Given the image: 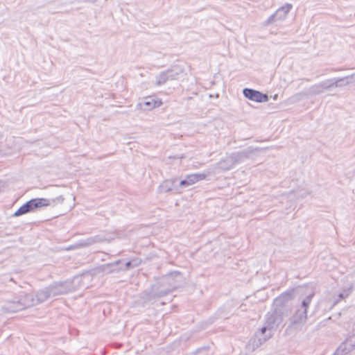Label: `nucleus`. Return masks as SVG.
Instances as JSON below:
<instances>
[{
  "label": "nucleus",
  "mask_w": 355,
  "mask_h": 355,
  "mask_svg": "<svg viewBox=\"0 0 355 355\" xmlns=\"http://www.w3.org/2000/svg\"><path fill=\"white\" fill-rule=\"evenodd\" d=\"M75 291L73 281L66 279L64 281L55 282L37 291L35 294L21 292L18 295L8 300L2 306L5 313H15L26 308L43 303L48 299L59 295H66Z\"/></svg>",
  "instance_id": "obj_1"
},
{
  "label": "nucleus",
  "mask_w": 355,
  "mask_h": 355,
  "mask_svg": "<svg viewBox=\"0 0 355 355\" xmlns=\"http://www.w3.org/2000/svg\"><path fill=\"white\" fill-rule=\"evenodd\" d=\"M180 275V272L175 271L157 280L149 288L139 293L138 303L144 306L147 304H153L159 298L168 295L178 287L173 277Z\"/></svg>",
  "instance_id": "obj_2"
},
{
  "label": "nucleus",
  "mask_w": 355,
  "mask_h": 355,
  "mask_svg": "<svg viewBox=\"0 0 355 355\" xmlns=\"http://www.w3.org/2000/svg\"><path fill=\"white\" fill-rule=\"evenodd\" d=\"M314 296L312 293L304 297L300 305L297 307L294 315L291 318V322L288 328L294 330H301L307 319V309Z\"/></svg>",
  "instance_id": "obj_3"
},
{
  "label": "nucleus",
  "mask_w": 355,
  "mask_h": 355,
  "mask_svg": "<svg viewBox=\"0 0 355 355\" xmlns=\"http://www.w3.org/2000/svg\"><path fill=\"white\" fill-rule=\"evenodd\" d=\"M272 336V330H271L266 324L255 333L254 336L250 340V343L253 348L260 347L263 343L271 338Z\"/></svg>",
  "instance_id": "obj_4"
},
{
  "label": "nucleus",
  "mask_w": 355,
  "mask_h": 355,
  "mask_svg": "<svg viewBox=\"0 0 355 355\" xmlns=\"http://www.w3.org/2000/svg\"><path fill=\"white\" fill-rule=\"evenodd\" d=\"M334 79H327L318 84H315L309 87V92L312 96L319 95L326 91H329L332 88L340 86L338 82H333Z\"/></svg>",
  "instance_id": "obj_5"
},
{
  "label": "nucleus",
  "mask_w": 355,
  "mask_h": 355,
  "mask_svg": "<svg viewBox=\"0 0 355 355\" xmlns=\"http://www.w3.org/2000/svg\"><path fill=\"white\" fill-rule=\"evenodd\" d=\"M64 200V198L60 195L55 198L47 199L44 198H32L30 200L33 206V211L46 206L55 205L57 204H62Z\"/></svg>",
  "instance_id": "obj_6"
},
{
  "label": "nucleus",
  "mask_w": 355,
  "mask_h": 355,
  "mask_svg": "<svg viewBox=\"0 0 355 355\" xmlns=\"http://www.w3.org/2000/svg\"><path fill=\"white\" fill-rule=\"evenodd\" d=\"M162 104L160 99L154 96H149L144 98L137 104V108L143 111H150L154 108L159 107Z\"/></svg>",
  "instance_id": "obj_7"
},
{
  "label": "nucleus",
  "mask_w": 355,
  "mask_h": 355,
  "mask_svg": "<svg viewBox=\"0 0 355 355\" xmlns=\"http://www.w3.org/2000/svg\"><path fill=\"white\" fill-rule=\"evenodd\" d=\"M243 94L246 98L257 103H264L268 101V94L251 88H244Z\"/></svg>",
  "instance_id": "obj_8"
},
{
  "label": "nucleus",
  "mask_w": 355,
  "mask_h": 355,
  "mask_svg": "<svg viewBox=\"0 0 355 355\" xmlns=\"http://www.w3.org/2000/svg\"><path fill=\"white\" fill-rule=\"evenodd\" d=\"M257 149L252 146H249L242 150L234 152L231 153V156L234 161L235 164H239L245 162L246 159L250 158V157L254 153Z\"/></svg>",
  "instance_id": "obj_9"
},
{
  "label": "nucleus",
  "mask_w": 355,
  "mask_h": 355,
  "mask_svg": "<svg viewBox=\"0 0 355 355\" xmlns=\"http://www.w3.org/2000/svg\"><path fill=\"white\" fill-rule=\"evenodd\" d=\"M282 320L281 313L275 310L272 313L266 314L265 324L271 330H274L282 322Z\"/></svg>",
  "instance_id": "obj_10"
},
{
  "label": "nucleus",
  "mask_w": 355,
  "mask_h": 355,
  "mask_svg": "<svg viewBox=\"0 0 355 355\" xmlns=\"http://www.w3.org/2000/svg\"><path fill=\"white\" fill-rule=\"evenodd\" d=\"M120 260H117L112 263L104 264L101 266L102 270L105 272L111 273L118 272L120 270L129 269L132 267V261H128L125 263V266L123 268H117V266L120 263Z\"/></svg>",
  "instance_id": "obj_11"
},
{
  "label": "nucleus",
  "mask_w": 355,
  "mask_h": 355,
  "mask_svg": "<svg viewBox=\"0 0 355 355\" xmlns=\"http://www.w3.org/2000/svg\"><path fill=\"white\" fill-rule=\"evenodd\" d=\"M176 179L166 180L159 187V192L166 193L175 190H179V184H175Z\"/></svg>",
  "instance_id": "obj_12"
},
{
  "label": "nucleus",
  "mask_w": 355,
  "mask_h": 355,
  "mask_svg": "<svg viewBox=\"0 0 355 355\" xmlns=\"http://www.w3.org/2000/svg\"><path fill=\"white\" fill-rule=\"evenodd\" d=\"M353 351V345L350 344V340L346 338L341 344L337 347L333 355H347Z\"/></svg>",
  "instance_id": "obj_13"
},
{
  "label": "nucleus",
  "mask_w": 355,
  "mask_h": 355,
  "mask_svg": "<svg viewBox=\"0 0 355 355\" xmlns=\"http://www.w3.org/2000/svg\"><path fill=\"white\" fill-rule=\"evenodd\" d=\"M236 165L234 161L233 160L231 155L227 156L226 157L220 159L217 163V168L225 171L232 169Z\"/></svg>",
  "instance_id": "obj_14"
},
{
  "label": "nucleus",
  "mask_w": 355,
  "mask_h": 355,
  "mask_svg": "<svg viewBox=\"0 0 355 355\" xmlns=\"http://www.w3.org/2000/svg\"><path fill=\"white\" fill-rule=\"evenodd\" d=\"M33 206L31 205V202L30 200L23 204L13 214V217H19L20 216H22L24 214L33 212Z\"/></svg>",
  "instance_id": "obj_15"
},
{
  "label": "nucleus",
  "mask_w": 355,
  "mask_h": 355,
  "mask_svg": "<svg viewBox=\"0 0 355 355\" xmlns=\"http://www.w3.org/2000/svg\"><path fill=\"white\" fill-rule=\"evenodd\" d=\"M292 8V4L287 3L285 5L280 7L279 8H278L275 12V15L277 17V19L279 21L284 20L286 17L288 13L290 12Z\"/></svg>",
  "instance_id": "obj_16"
},
{
  "label": "nucleus",
  "mask_w": 355,
  "mask_h": 355,
  "mask_svg": "<svg viewBox=\"0 0 355 355\" xmlns=\"http://www.w3.org/2000/svg\"><path fill=\"white\" fill-rule=\"evenodd\" d=\"M166 71L168 76L169 80H176L182 73V70L178 66H173L171 68L168 69Z\"/></svg>",
  "instance_id": "obj_17"
},
{
  "label": "nucleus",
  "mask_w": 355,
  "mask_h": 355,
  "mask_svg": "<svg viewBox=\"0 0 355 355\" xmlns=\"http://www.w3.org/2000/svg\"><path fill=\"white\" fill-rule=\"evenodd\" d=\"M295 289L288 290L283 293H282L277 299V301H279L282 304H284L291 299H293L294 295Z\"/></svg>",
  "instance_id": "obj_18"
},
{
  "label": "nucleus",
  "mask_w": 355,
  "mask_h": 355,
  "mask_svg": "<svg viewBox=\"0 0 355 355\" xmlns=\"http://www.w3.org/2000/svg\"><path fill=\"white\" fill-rule=\"evenodd\" d=\"M196 182H197L196 179L195 178L193 173H192V174L187 175L185 179L182 180L179 182V187L186 188L190 185L195 184Z\"/></svg>",
  "instance_id": "obj_19"
},
{
  "label": "nucleus",
  "mask_w": 355,
  "mask_h": 355,
  "mask_svg": "<svg viewBox=\"0 0 355 355\" xmlns=\"http://www.w3.org/2000/svg\"><path fill=\"white\" fill-rule=\"evenodd\" d=\"M169 80L168 76L166 71L159 73L156 76L155 84L158 86L162 85Z\"/></svg>",
  "instance_id": "obj_20"
},
{
  "label": "nucleus",
  "mask_w": 355,
  "mask_h": 355,
  "mask_svg": "<svg viewBox=\"0 0 355 355\" xmlns=\"http://www.w3.org/2000/svg\"><path fill=\"white\" fill-rule=\"evenodd\" d=\"M352 289H353V287L350 286L348 288L343 290V292L340 293L338 295V299H337L335 301L334 304H337L340 300L345 299L347 297H348L350 295V293H352Z\"/></svg>",
  "instance_id": "obj_21"
},
{
  "label": "nucleus",
  "mask_w": 355,
  "mask_h": 355,
  "mask_svg": "<svg viewBox=\"0 0 355 355\" xmlns=\"http://www.w3.org/2000/svg\"><path fill=\"white\" fill-rule=\"evenodd\" d=\"M333 79H334L333 82H336V81L339 80V82H338V85H340L337 86L336 87H342L347 86V85H349V83L348 82V79H347V78H346V76L342 77V78H334Z\"/></svg>",
  "instance_id": "obj_22"
},
{
  "label": "nucleus",
  "mask_w": 355,
  "mask_h": 355,
  "mask_svg": "<svg viewBox=\"0 0 355 355\" xmlns=\"http://www.w3.org/2000/svg\"><path fill=\"white\" fill-rule=\"evenodd\" d=\"M101 241V239H100V237L98 236H95L94 237H89V238L87 239V240L85 241V243L83 244V245H89L94 243L100 242Z\"/></svg>",
  "instance_id": "obj_23"
},
{
  "label": "nucleus",
  "mask_w": 355,
  "mask_h": 355,
  "mask_svg": "<svg viewBox=\"0 0 355 355\" xmlns=\"http://www.w3.org/2000/svg\"><path fill=\"white\" fill-rule=\"evenodd\" d=\"M277 21H279L277 19V16L275 15V13H273L272 15H271L268 19L267 20H266L264 22H263V25L264 26H268L270 24H273L274 22Z\"/></svg>",
  "instance_id": "obj_24"
},
{
  "label": "nucleus",
  "mask_w": 355,
  "mask_h": 355,
  "mask_svg": "<svg viewBox=\"0 0 355 355\" xmlns=\"http://www.w3.org/2000/svg\"><path fill=\"white\" fill-rule=\"evenodd\" d=\"M207 174L208 173H193V175L196 179V182L205 180L207 178Z\"/></svg>",
  "instance_id": "obj_25"
},
{
  "label": "nucleus",
  "mask_w": 355,
  "mask_h": 355,
  "mask_svg": "<svg viewBox=\"0 0 355 355\" xmlns=\"http://www.w3.org/2000/svg\"><path fill=\"white\" fill-rule=\"evenodd\" d=\"M347 340H350V344L353 345V350L355 349V331L354 333L350 336L349 337L347 338Z\"/></svg>",
  "instance_id": "obj_26"
},
{
  "label": "nucleus",
  "mask_w": 355,
  "mask_h": 355,
  "mask_svg": "<svg viewBox=\"0 0 355 355\" xmlns=\"http://www.w3.org/2000/svg\"><path fill=\"white\" fill-rule=\"evenodd\" d=\"M346 78H347L349 85L355 84V73L349 76H346Z\"/></svg>",
  "instance_id": "obj_27"
},
{
  "label": "nucleus",
  "mask_w": 355,
  "mask_h": 355,
  "mask_svg": "<svg viewBox=\"0 0 355 355\" xmlns=\"http://www.w3.org/2000/svg\"><path fill=\"white\" fill-rule=\"evenodd\" d=\"M214 322V320L209 319L208 321L202 322L201 324V328L205 329L208 325L212 324Z\"/></svg>",
  "instance_id": "obj_28"
},
{
  "label": "nucleus",
  "mask_w": 355,
  "mask_h": 355,
  "mask_svg": "<svg viewBox=\"0 0 355 355\" xmlns=\"http://www.w3.org/2000/svg\"><path fill=\"white\" fill-rule=\"evenodd\" d=\"M343 69L342 68H333L331 69V71H334V72H336V71H342Z\"/></svg>",
  "instance_id": "obj_29"
},
{
  "label": "nucleus",
  "mask_w": 355,
  "mask_h": 355,
  "mask_svg": "<svg viewBox=\"0 0 355 355\" xmlns=\"http://www.w3.org/2000/svg\"><path fill=\"white\" fill-rule=\"evenodd\" d=\"M277 96V94H276V95H275V96H274V99H276Z\"/></svg>",
  "instance_id": "obj_30"
},
{
  "label": "nucleus",
  "mask_w": 355,
  "mask_h": 355,
  "mask_svg": "<svg viewBox=\"0 0 355 355\" xmlns=\"http://www.w3.org/2000/svg\"><path fill=\"white\" fill-rule=\"evenodd\" d=\"M305 196L304 195H301L300 197L302 198H304Z\"/></svg>",
  "instance_id": "obj_31"
},
{
  "label": "nucleus",
  "mask_w": 355,
  "mask_h": 355,
  "mask_svg": "<svg viewBox=\"0 0 355 355\" xmlns=\"http://www.w3.org/2000/svg\"><path fill=\"white\" fill-rule=\"evenodd\" d=\"M354 331H355V329H354Z\"/></svg>",
  "instance_id": "obj_32"
}]
</instances>
